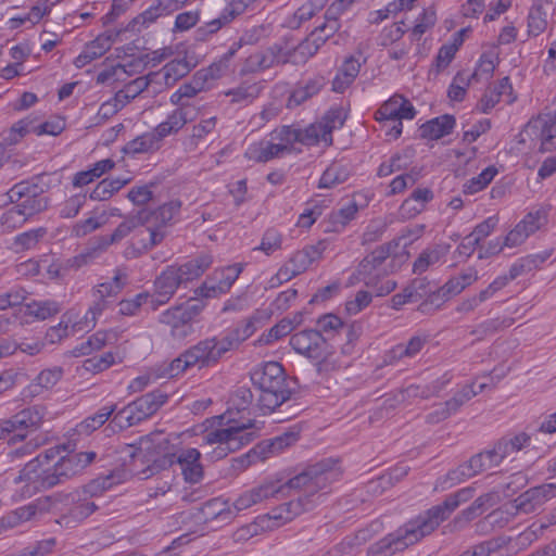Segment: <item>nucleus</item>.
I'll use <instances>...</instances> for the list:
<instances>
[{"label":"nucleus","mask_w":556,"mask_h":556,"mask_svg":"<svg viewBox=\"0 0 556 556\" xmlns=\"http://www.w3.org/2000/svg\"><path fill=\"white\" fill-rule=\"evenodd\" d=\"M391 249L392 244L386 243L367 254L350 276L349 286L363 282L372 289L376 296H384L394 291L396 281L388 278L395 270V262L390 260Z\"/></svg>","instance_id":"20e7f679"},{"label":"nucleus","mask_w":556,"mask_h":556,"mask_svg":"<svg viewBox=\"0 0 556 556\" xmlns=\"http://www.w3.org/2000/svg\"><path fill=\"white\" fill-rule=\"evenodd\" d=\"M200 514L202 520L208 522L218 518L226 519L230 513L226 509L225 502L220 498H212L202 505Z\"/></svg>","instance_id":"69168bd1"},{"label":"nucleus","mask_w":556,"mask_h":556,"mask_svg":"<svg viewBox=\"0 0 556 556\" xmlns=\"http://www.w3.org/2000/svg\"><path fill=\"white\" fill-rule=\"evenodd\" d=\"M63 369L61 367L47 368L41 370L38 376L23 390L24 399H34L43 392L52 389L62 378Z\"/></svg>","instance_id":"2f4dec72"},{"label":"nucleus","mask_w":556,"mask_h":556,"mask_svg":"<svg viewBox=\"0 0 556 556\" xmlns=\"http://www.w3.org/2000/svg\"><path fill=\"white\" fill-rule=\"evenodd\" d=\"M313 361H315L316 371L323 377L340 370L343 366L339 355L329 343H327L326 349L321 351L320 355L313 358Z\"/></svg>","instance_id":"de8ad7c7"},{"label":"nucleus","mask_w":556,"mask_h":556,"mask_svg":"<svg viewBox=\"0 0 556 556\" xmlns=\"http://www.w3.org/2000/svg\"><path fill=\"white\" fill-rule=\"evenodd\" d=\"M358 212V206L355 201H349L338 211L330 215V220L336 230L344 228L351 220H353Z\"/></svg>","instance_id":"338daca9"},{"label":"nucleus","mask_w":556,"mask_h":556,"mask_svg":"<svg viewBox=\"0 0 556 556\" xmlns=\"http://www.w3.org/2000/svg\"><path fill=\"white\" fill-rule=\"evenodd\" d=\"M495 466L498 465L493 460L491 452L489 450L483 451L471 456L467 462L460 464L456 468L450 470L446 475V481L450 482V486H453Z\"/></svg>","instance_id":"4be33fe9"},{"label":"nucleus","mask_w":556,"mask_h":556,"mask_svg":"<svg viewBox=\"0 0 556 556\" xmlns=\"http://www.w3.org/2000/svg\"><path fill=\"white\" fill-rule=\"evenodd\" d=\"M501 501L500 491L493 490L477 497L472 504L463 510L455 519V522H469L478 515L482 514L485 509L493 507Z\"/></svg>","instance_id":"ea45409f"},{"label":"nucleus","mask_w":556,"mask_h":556,"mask_svg":"<svg viewBox=\"0 0 556 556\" xmlns=\"http://www.w3.org/2000/svg\"><path fill=\"white\" fill-rule=\"evenodd\" d=\"M437 23V11L434 7H428L422 10L415 21L410 30L412 40L418 41L422 35L430 30Z\"/></svg>","instance_id":"6e6d98bb"},{"label":"nucleus","mask_w":556,"mask_h":556,"mask_svg":"<svg viewBox=\"0 0 556 556\" xmlns=\"http://www.w3.org/2000/svg\"><path fill=\"white\" fill-rule=\"evenodd\" d=\"M28 218L14 204L7 208L0 216V227L4 232H12L22 227Z\"/></svg>","instance_id":"e2e57ef3"},{"label":"nucleus","mask_w":556,"mask_h":556,"mask_svg":"<svg viewBox=\"0 0 556 556\" xmlns=\"http://www.w3.org/2000/svg\"><path fill=\"white\" fill-rule=\"evenodd\" d=\"M187 113L184 109L178 108L169 114L165 122L159 124L154 131L162 141L165 137L177 132L187 124Z\"/></svg>","instance_id":"09e8293b"},{"label":"nucleus","mask_w":556,"mask_h":556,"mask_svg":"<svg viewBox=\"0 0 556 556\" xmlns=\"http://www.w3.org/2000/svg\"><path fill=\"white\" fill-rule=\"evenodd\" d=\"M194 66L186 56L175 59L163 67L164 81L167 86L174 85L178 79L189 74Z\"/></svg>","instance_id":"3c124183"},{"label":"nucleus","mask_w":556,"mask_h":556,"mask_svg":"<svg viewBox=\"0 0 556 556\" xmlns=\"http://www.w3.org/2000/svg\"><path fill=\"white\" fill-rule=\"evenodd\" d=\"M242 268L241 264H233L215 269L212 276L197 290V293L204 298H215L228 292L241 274Z\"/></svg>","instance_id":"aec40b11"},{"label":"nucleus","mask_w":556,"mask_h":556,"mask_svg":"<svg viewBox=\"0 0 556 556\" xmlns=\"http://www.w3.org/2000/svg\"><path fill=\"white\" fill-rule=\"evenodd\" d=\"M415 115L416 110L413 104L403 96L394 94L378 109L375 117L378 122L388 123L389 121L413 119Z\"/></svg>","instance_id":"c85d7f7f"},{"label":"nucleus","mask_w":556,"mask_h":556,"mask_svg":"<svg viewBox=\"0 0 556 556\" xmlns=\"http://www.w3.org/2000/svg\"><path fill=\"white\" fill-rule=\"evenodd\" d=\"M290 61L289 53L279 46H273L264 51L251 54L248 59V66L253 72L264 71L278 64H286Z\"/></svg>","instance_id":"7c9ffc66"},{"label":"nucleus","mask_w":556,"mask_h":556,"mask_svg":"<svg viewBox=\"0 0 556 556\" xmlns=\"http://www.w3.org/2000/svg\"><path fill=\"white\" fill-rule=\"evenodd\" d=\"M247 8L243 0H232L220 13V15L208 23L206 28L210 34H214L225 25L229 24L235 17L242 14Z\"/></svg>","instance_id":"49530a36"},{"label":"nucleus","mask_w":556,"mask_h":556,"mask_svg":"<svg viewBox=\"0 0 556 556\" xmlns=\"http://www.w3.org/2000/svg\"><path fill=\"white\" fill-rule=\"evenodd\" d=\"M332 475V471L327 470L323 464H317L287 482L280 481L282 498L291 495L292 492H299V497L280 505L267 515L258 517L255 523L240 529L236 533L237 540L255 534L258 527L262 530H273L291 521L302 513L313 509L321 497L318 493L327 488Z\"/></svg>","instance_id":"f257e3e1"},{"label":"nucleus","mask_w":556,"mask_h":556,"mask_svg":"<svg viewBox=\"0 0 556 556\" xmlns=\"http://www.w3.org/2000/svg\"><path fill=\"white\" fill-rule=\"evenodd\" d=\"M281 132L282 127L277 128L270 132L269 139L251 143L244 152V157L252 162L266 163L290 153V147Z\"/></svg>","instance_id":"f3484780"},{"label":"nucleus","mask_w":556,"mask_h":556,"mask_svg":"<svg viewBox=\"0 0 556 556\" xmlns=\"http://www.w3.org/2000/svg\"><path fill=\"white\" fill-rule=\"evenodd\" d=\"M429 339L428 333L419 332L413 336L406 344L401 343L393 346L389 352V357L392 361L415 357L429 342Z\"/></svg>","instance_id":"a19ab883"},{"label":"nucleus","mask_w":556,"mask_h":556,"mask_svg":"<svg viewBox=\"0 0 556 556\" xmlns=\"http://www.w3.org/2000/svg\"><path fill=\"white\" fill-rule=\"evenodd\" d=\"M200 458L201 453L194 447L180 448L176 453L164 454L154 459L153 463L142 471V478H149L177 464L187 482L198 483L203 478V466L200 463Z\"/></svg>","instance_id":"9d476101"},{"label":"nucleus","mask_w":556,"mask_h":556,"mask_svg":"<svg viewBox=\"0 0 556 556\" xmlns=\"http://www.w3.org/2000/svg\"><path fill=\"white\" fill-rule=\"evenodd\" d=\"M115 404L101 407L96 414L87 417L77 426L78 432L89 434L97 430L109 420L110 416L115 412Z\"/></svg>","instance_id":"5fc2aeb1"},{"label":"nucleus","mask_w":556,"mask_h":556,"mask_svg":"<svg viewBox=\"0 0 556 556\" xmlns=\"http://www.w3.org/2000/svg\"><path fill=\"white\" fill-rule=\"evenodd\" d=\"M215 419L219 426L226 427L208 431L203 437L202 446L215 445L212 452L208 453L212 460L222 459L253 440L254 432L248 431L253 428V420L249 419L247 422H240L228 418L224 421L226 419L225 415L217 416Z\"/></svg>","instance_id":"0eeeda50"},{"label":"nucleus","mask_w":556,"mask_h":556,"mask_svg":"<svg viewBox=\"0 0 556 556\" xmlns=\"http://www.w3.org/2000/svg\"><path fill=\"white\" fill-rule=\"evenodd\" d=\"M327 0H308L303 3L289 18L288 25L290 28H300L302 24L312 20L319 13L326 5Z\"/></svg>","instance_id":"a18cd8bd"},{"label":"nucleus","mask_w":556,"mask_h":556,"mask_svg":"<svg viewBox=\"0 0 556 556\" xmlns=\"http://www.w3.org/2000/svg\"><path fill=\"white\" fill-rule=\"evenodd\" d=\"M260 94V87L257 84H241L240 86L230 89L226 96L231 97L232 103L248 104L256 99Z\"/></svg>","instance_id":"0e129e2a"},{"label":"nucleus","mask_w":556,"mask_h":556,"mask_svg":"<svg viewBox=\"0 0 556 556\" xmlns=\"http://www.w3.org/2000/svg\"><path fill=\"white\" fill-rule=\"evenodd\" d=\"M251 380L260 391L257 402L263 414L274 412L291 396L283 367L278 362H267L255 367Z\"/></svg>","instance_id":"423d86ee"},{"label":"nucleus","mask_w":556,"mask_h":556,"mask_svg":"<svg viewBox=\"0 0 556 556\" xmlns=\"http://www.w3.org/2000/svg\"><path fill=\"white\" fill-rule=\"evenodd\" d=\"M553 0H534L528 14V34L539 36L548 25L549 11Z\"/></svg>","instance_id":"72a5a7b5"},{"label":"nucleus","mask_w":556,"mask_h":556,"mask_svg":"<svg viewBox=\"0 0 556 556\" xmlns=\"http://www.w3.org/2000/svg\"><path fill=\"white\" fill-rule=\"evenodd\" d=\"M92 263L93 261L87 248H85L79 254L64 261L56 260L50 264L46 262L41 269H45L48 279L59 280L63 279L71 270H77Z\"/></svg>","instance_id":"c756f323"},{"label":"nucleus","mask_w":556,"mask_h":556,"mask_svg":"<svg viewBox=\"0 0 556 556\" xmlns=\"http://www.w3.org/2000/svg\"><path fill=\"white\" fill-rule=\"evenodd\" d=\"M202 306L198 304H182L170 307L159 316V321L170 328V336L184 340L193 332L192 320L200 314Z\"/></svg>","instance_id":"2eb2a0df"},{"label":"nucleus","mask_w":556,"mask_h":556,"mask_svg":"<svg viewBox=\"0 0 556 556\" xmlns=\"http://www.w3.org/2000/svg\"><path fill=\"white\" fill-rule=\"evenodd\" d=\"M475 494L472 486H467L450 494L442 504L431 507L420 515L425 522V528H428L432 533L442 521L447 519L450 515L459 506L460 503L469 501Z\"/></svg>","instance_id":"a211bd4d"},{"label":"nucleus","mask_w":556,"mask_h":556,"mask_svg":"<svg viewBox=\"0 0 556 556\" xmlns=\"http://www.w3.org/2000/svg\"><path fill=\"white\" fill-rule=\"evenodd\" d=\"M112 46L111 36L99 35L96 39L85 45L83 51L74 60L77 68H83L92 61L101 58Z\"/></svg>","instance_id":"f704fd0d"},{"label":"nucleus","mask_w":556,"mask_h":556,"mask_svg":"<svg viewBox=\"0 0 556 556\" xmlns=\"http://www.w3.org/2000/svg\"><path fill=\"white\" fill-rule=\"evenodd\" d=\"M8 197L10 202L15 204L28 219L46 211L49 205L48 199L38 186L27 181L14 185L8 191Z\"/></svg>","instance_id":"dca6fc26"},{"label":"nucleus","mask_w":556,"mask_h":556,"mask_svg":"<svg viewBox=\"0 0 556 556\" xmlns=\"http://www.w3.org/2000/svg\"><path fill=\"white\" fill-rule=\"evenodd\" d=\"M160 138L155 134V131L146 132L141 136H138L134 140L129 141L124 151L127 154H138V153H147L160 148Z\"/></svg>","instance_id":"8fccbe9b"},{"label":"nucleus","mask_w":556,"mask_h":556,"mask_svg":"<svg viewBox=\"0 0 556 556\" xmlns=\"http://www.w3.org/2000/svg\"><path fill=\"white\" fill-rule=\"evenodd\" d=\"M518 511L513 502L507 503L493 511H491L483 520L492 528H503L507 526L516 516Z\"/></svg>","instance_id":"4d7b16f0"},{"label":"nucleus","mask_w":556,"mask_h":556,"mask_svg":"<svg viewBox=\"0 0 556 556\" xmlns=\"http://www.w3.org/2000/svg\"><path fill=\"white\" fill-rule=\"evenodd\" d=\"M324 86L325 79L321 76H315L305 83L299 84L289 96L287 106L294 109L301 105L303 102L317 94Z\"/></svg>","instance_id":"e433bc0d"},{"label":"nucleus","mask_w":556,"mask_h":556,"mask_svg":"<svg viewBox=\"0 0 556 556\" xmlns=\"http://www.w3.org/2000/svg\"><path fill=\"white\" fill-rule=\"evenodd\" d=\"M556 496V484L545 483L530 488L513 501L518 514H531Z\"/></svg>","instance_id":"393cba45"},{"label":"nucleus","mask_w":556,"mask_h":556,"mask_svg":"<svg viewBox=\"0 0 556 556\" xmlns=\"http://www.w3.org/2000/svg\"><path fill=\"white\" fill-rule=\"evenodd\" d=\"M530 127L535 130V138L540 141L542 151H552L556 148V113L539 116Z\"/></svg>","instance_id":"473e14b6"},{"label":"nucleus","mask_w":556,"mask_h":556,"mask_svg":"<svg viewBox=\"0 0 556 556\" xmlns=\"http://www.w3.org/2000/svg\"><path fill=\"white\" fill-rule=\"evenodd\" d=\"M281 134H283L285 139H287L291 151L295 142H300L304 146H315L320 142H323L325 147L332 144V136L328 135L327 131L323 129L319 122L313 123L304 129L294 126H282Z\"/></svg>","instance_id":"b1692460"},{"label":"nucleus","mask_w":556,"mask_h":556,"mask_svg":"<svg viewBox=\"0 0 556 556\" xmlns=\"http://www.w3.org/2000/svg\"><path fill=\"white\" fill-rule=\"evenodd\" d=\"M450 251V245L444 243L434 244L425 249L416 258L413 265V271L421 275L429 267L438 264Z\"/></svg>","instance_id":"58836bf2"},{"label":"nucleus","mask_w":556,"mask_h":556,"mask_svg":"<svg viewBox=\"0 0 556 556\" xmlns=\"http://www.w3.org/2000/svg\"><path fill=\"white\" fill-rule=\"evenodd\" d=\"M180 208V200H170L154 210H140V213L146 217L148 238H140V235L136 233L127 242L123 256L126 260H134L159 245L166 237L164 229L175 223Z\"/></svg>","instance_id":"7ed1b4c3"},{"label":"nucleus","mask_w":556,"mask_h":556,"mask_svg":"<svg viewBox=\"0 0 556 556\" xmlns=\"http://www.w3.org/2000/svg\"><path fill=\"white\" fill-rule=\"evenodd\" d=\"M146 217L140 211L125 216L124 220L113 230L111 235L98 236L91 239L86 245L93 262L98 260L112 244H116L127 238L129 235H140V238H148L146 230H138L144 227Z\"/></svg>","instance_id":"ddd939ff"},{"label":"nucleus","mask_w":556,"mask_h":556,"mask_svg":"<svg viewBox=\"0 0 556 556\" xmlns=\"http://www.w3.org/2000/svg\"><path fill=\"white\" fill-rule=\"evenodd\" d=\"M59 455L58 448H49L28 462L15 478V482H27L34 491L46 490L64 482L81 469L74 454L61 456L51 467H43Z\"/></svg>","instance_id":"f03ea898"},{"label":"nucleus","mask_w":556,"mask_h":556,"mask_svg":"<svg viewBox=\"0 0 556 556\" xmlns=\"http://www.w3.org/2000/svg\"><path fill=\"white\" fill-rule=\"evenodd\" d=\"M166 401L167 395L162 391L149 392L118 410L109 424V428L123 430L135 426L155 414Z\"/></svg>","instance_id":"9b49d317"},{"label":"nucleus","mask_w":556,"mask_h":556,"mask_svg":"<svg viewBox=\"0 0 556 556\" xmlns=\"http://www.w3.org/2000/svg\"><path fill=\"white\" fill-rule=\"evenodd\" d=\"M498 170L495 166L491 165L484 168L478 176L467 180L463 186V192L466 194H475L491 184Z\"/></svg>","instance_id":"13d9d810"},{"label":"nucleus","mask_w":556,"mask_h":556,"mask_svg":"<svg viewBox=\"0 0 556 556\" xmlns=\"http://www.w3.org/2000/svg\"><path fill=\"white\" fill-rule=\"evenodd\" d=\"M269 498H282L280 481H266L244 491L236 498L233 506L237 510H244Z\"/></svg>","instance_id":"cd10ccee"},{"label":"nucleus","mask_w":556,"mask_h":556,"mask_svg":"<svg viewBox=\"0 0 556 556\" xmlns=\"http://www.w3.org/2000/svg\"><path fill=\"white\" fill-rule=\"evenodd\" d=\"M46 416L41 405L26 407L10 418L0 420V440L16 443L26 439L28 433L38 430Z\"/></svg>","instance_id":"f8f14e48"},{"label":"nucleus","mask_w":556,"mask_h":556,"mask_svg":"<svg viewBox=\"0 0 556 556\" xmlns=\"http://www.w3.org/2000/svg\"><path fill=\"white\" fill-rule=\"evenodd\" d=\"M351 175V168L349 164L342 162L331 163L323 173L318 188L331 189L343 182H345Z\"/></svg>","instance_id":"79ce46f5"},{"label":"nucleus","mask_w":556,"mask_h":556,"mask_svg":"<svg viewBox=\"0 0 556 556\" xmlns=\"http://www.w3.org/2000/svg\"><path fill=\"white\" fill-rule=\"evenodd\" d=\"M34 121L29 117L23 118L12 125V127L3 132L2 141L5 146L16 144L26 134L33 132Z\"/></svg>","instance_id":"680f3d73"},{"label":"nucleus","mask_w":556,"mask_h":556,"mask_svg":"<svg viewBox=\"0 0 556 556\" xmlns=\"http://www.w3.org/2000/svg\"><path fill=\"white\" fill-rule=\"evenodd\" d=\"M527 538L523 534L517 538L498 536L483 542L469 551L471 556H515L523 549Z\"/></svg>","instance_id":"5701e85b"},{"label":"nucleus","mask_w":556,"mask_h":556,"mask_svg":"<svg viewBox=\"0 0 556 556\" xmlns=\"http://www.w3.org/2000/svg\"><path fill=\"white\" fill-rule=\"evenodd\" d=\"M130 181V178H105L101 180L90 193V199L94 201H105L115 192L121 190Z\"/></svg>","instance_id":"603ef678"},{"label":"nucleus","mask_w":556,"mask_h":556,"mask_svg":"<svg viewBox=\"0 0 556 556\" xmlns=\"http://www.w3.org/2000/svg\"><path fill=\"white\" fill-rule=\"evenodd\" d=\"M179 9L181 8L175 0H157V3L147 9L140 17L143 23H153L157 17L172 14Z\"/></svg>","instance_id":"052dcab7"},{"label":"nucleus","mask_w":556,"mask_h":556,"mask_svg":"<svg viewBox=\"0 0 556 556\" xmlns=\"http://www.w3.org/2000/svg\"><path fill=\"white\" fill-rule=\"evenodd\" d=\"M433 199V192L429 188H417L413 191L412 195L406 199L401 208L407 211L410 216L419 214L426 203Z\"/></svg>","instance_id":"864d4df0"},{"label":"nucleus","mask_w":556,"mask_h":556,"mask_svg":"<svg viewBox=\"0 0 556 556\" xmlns=\"http://www.w3.org/2000/svg\"><path fill=\"white\" fill-rule=\"evenodd\" d=\"M56 501V508L51 511H59L55 522L65 529H75L79 527L87 518L93 515L100 506L94 501L81 498L75 492L66 494L62 500L52 497Z\"/></svg>","instance_id":"4468645a"},{"label":"nucleus","mask_w":556,"mask_h":556,"mask_svg":"<svg viewBox=\"0 0 556 556\" xmlns=\"http://www.w3.org/2000/svg\"><path fill=\"white\" fill-rule=\"evenodd\" d=\"M256 328L254 325V318H249L240 323L236 328L228 332L225 337L220 338L222 342L225 343L226 351L238 348L243 341L249 339Z\"/></svg>","instance_id":"c03bdc74"},{"label":"nucleus","mask_w":556,"mask_h":556,"mask_svg":"<svg viewBox=\"0 0 556 556\" xmlns=\"http://www.w3.org/2000/svg\"><path fill=\"white\" fill-rule=\"evenodd\" d=\"M282 247V235L275 228H268L262 237L258 247L254 251H262L266 255H271Z\"/></svg>","instance_id":"774afa93"},{"label":"nucleus","mask_w":556,"mask_h":556,"mask_svg":"<svg viewBox=\"0 0 556 556\" xmlns=\"http://www.w3.org/2000/svg\"><path fill=\"white\" fill-rule=\"evenodd\" d=\"M224 345L216 337L201 340L169 364L167 376L176 377L194 366L203 368L216 364L227 353Z\"/></svg>","instance_id":"6e6552de"},{"label":"nucleus","mask_w":556,"mask_h":556,"mask_svg":"<svg viewBox=\"0 0 556 556\" xmlns=\"http://www.w3.org/2000/svg\"><path fill=\"white\" fill-rule=\"evenodd\" d=\"M547 224V211L539 208L531 211L505 237L506 247L514 248L522 244L531 235Z\"/></svg>","instance_id":"412c9836"},{"label":"nucleus","mask_w":556,"mask_h":556,"mask_svg":"<svg viewBox=\"0 0 556 556\" xmlns=\"http://www.w3.org/2000/svg\"><path fill=\"white\" fill-rule=\"evenodd\" d=\"M323 249L319 245H307L295 252L289 262L277 273V279L288 281L294 276L305 271L315 261L319 260Z\"/></svg>","instance_id":"a878e982"},{"label":"nucleus","mask_w":556,"mask_h":556,"mask_svg":"<svg viewBox=\"0 0 556 556\" xmlns=\"http://www.w3.org/2000/svg\"><path fill=\"white\" fill-rule=\"evenodd\" d=\"M327 340L319 330L305 329L291 336L290 345L292 349L307 358H316L326 349Z\"/></svg>","instance_id":"bb28decb"},{"label":"nucleus","mask_w":556,"mask_h":556,"mask_svg":"<svg viewBox=\"0 0 556 556\" xmlns=\"http://www.w3.org/2000/svg\"><path fill=\"white\" fill-rule=\"evenodd\" d=\"M361 58L362 55L358 58L350 56L343 62L332 80L333 91L343 92L351 86L359 73L362 66Z\"/></svg>","instance_id":"c9c22d12"},{"label":"nucleus","mask_w":556,"mask_h":556,"mask_svg":"<svg viewBox=\"0 0 556 556\" xmlns=\"http://www.w3.org/2000/svg\"><path fill=\"white\" fill-rule=\"evenodd\" d=\"M118 480L115 479L114 473H110L104 477H98L91 480L89 483L84 485L81 489L74 491L81 498H88V501H94L101 497L102 494L112 488Z\"/></svg>","instance_id":"37998d69"},{"label":"nucleus","mask_w":556,"mask_h":556,"mask_svg":"<svg viewBox=\"0 0 556 556\" xmlns=\"http://www.w3.org/2000/svg\"><path fill=\"white\" fill-rule=\"evenodd\" d=\"M212 263V256L203 254L182 265L167 266L155 278L151 308L155 311L159 306L166 304L181 285L199 278Z\"/></svg>","instance_id":"39448f33"},{"label":"nucleus","mask_w":556,"mask_h":556,"mask_svg":"<svg viewBox=\"0 0 556 556\" xmlns=\"http://www.w3.org/2000/svg\"><path fill=\"white\" fill-rule=\"evenodd\" d=\"M56 501L51 496L37 498L33 503L21 506L1 517V525L4 530H10L21 526L24 522L40 518L52 509L56 508Z\"/></svg>","instance_id":"6ab92c4d"},{"label":"nucleus","mask_w":556,"mask_h":556,"mask_svg":"<svg viewBox=\"0 0 556 556\" xmlns=\"http://www.w3.org/2000/svg\"><path fill=\"white\" fill-rule=\"evenodd\" d=\"M455 126V117L453 115H442L432 118L420 127L422 138L429 140H438L452 132Z\"/></svg>","instance_id":"4c0bfd02"},{"label":"nucleus","mask_w":556,"mask_h":556,"mask_svg":"<svg viewBox=\"0 0 556 556\" xmlns=\"http://www.w3.org/2000/svg\"><path fill=\"white\" fill-rule=\"evenodd\" d=\"M27 314L37 319L45 320L56 315L61 311V306L56 301H31L26 304Z\"/></svg>","instance_id":"bf43d9fd"},{"label":"nucleus","mask_w":556,"mask_h":556,"mask_svg":"<svg viewBox=\"0 0 556 556\" xmlns=\"http://www.w3.org/2000/svg\"><path fill=\"white\" fill-rule=\"evenodd\" d=\"M425 527V522L419 515L370 545L368 554L372 556H392L397 552H402L431 533Z\"/></svg>","instance_id":"1a4fd4ad"}]
</instances>
